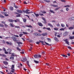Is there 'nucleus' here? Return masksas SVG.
<instances>
[{
    "instance_id": "f257e3e1",
    "label": "nucleus",
    "mask_w": 74,
    "mask_h": 74,
    "mask_svg": "<svg viewBox=\"0 0 74 74\" xmlns=\"http://www.w3.org/2000/svg\"><path fill=\"white\" fill-rule=\"evenodd\" d=\"M14 67L15 65H12V67H11V70H12L11 71V72L13 73H14V71H15V70L14 69H15Z\"/></svg>"
},
{
    "instance_id": "f03ea898",
    "label": "nucleus",
    "mask_w": 74,
    "mask_h": 74,
    "mask_svg": "<svg viewBox=\"0 0 74 74\" xmlns=\"http://www.w3.org/2000/svg\"><path fill=\"white\" fill-rule=\"evenodd\" d=\"M11 38H12V40H13L14 41H15L16 42V41H18V40H17L16 38L15 37L12 36L11 37Z\"/></svg>"
},
{
    "instance_id": "7ed1b4c3",
    "label": "nucleus",
    "mask_w": 74,
    "mask_h": 74,
    "mask_svg": "<svg viewBox=\"0 0 74 74\" xmlns=\"http://www.w3.org/2000/svg\"><path fill=\"white\" fill-rule=\"evenodd\" d=\"M35 58H41V55H36L34 56Z\"/></svg>"
},
{
    "instance_id": "20e7f679",
    "label": "nucleus",
    "mask_w": 74,
    "mask_h": 74,
    "mask_svg": "<svg viewBox=\"0 0 74 74\" xmlns=\"http://www.w3.org/2000/svg\"><path fill=\"white\" fill-rule=\"evenodd\" d=\"M64 41H65L66 44H68V45H69V41L67 40V39H66L65 40H64Z\"/></svg>"
},
{
    "instance_id": "39448f33",
    "label": "nucleus",
    "mask_w": 74,
    "mask_h": 74,
    "mask_svg": "<svg viewBox=\"0 0 74 74\" xmlns=\"http://www.w3.org/2000/svg\"><path fill=\"white\" fill-rule=\"evenodd\" d=\"M68 34H69V32H66L64 33L63 35L64 36H66Z\"/></svg>"
},
{
    "instance_id": "423d86ee",
    "label": "nucleus",
    "mask_w": 74,
    "mask_h": 74,
    "mask_svg": "<svg viewBox=\"0 0 74 74\" xmlns=\"http://www.w3.org/2000/svg\"><path fill=\"white\" fill-rule=\"evenodd\" d=\"M10 26L11 27H14V26H15V25L12 23H10Z\"/></svg>"
},
{
    "instance_id": "0eeeda50",
    "label": "nucleus",
    "mask_w": 74,
    "mask_h": 74,
    "mask_svg": "<svg viewBox=\"0 0 74 74\" xmlns=\"http://www.w3.org/2000/svg\"><path fill=\"white\" fill-rule=\"evenodd\" d=\"M16 43L18 44V46L19 47H20V44H22V42H17Z\"/></svg>"
},
{
    "instance_id": "6e6552de",
    "label": "nucleus",
    "mask_w": 74,
    "mask_h": 74,
    "mask_svg": "<svg viewBox=\"0 0 74 74\" xmlns=\"http://www.w3.org/2000/svg\"><path fill=\"white\" fill-rule=\"evenodd\" d=\"M17 11L18 12H19V13H20V14H22V11L21 10H17Z\"/></svg>"
},
{
    "instance_id": "1a4fd4ad",
    "label": "nucleus",
    "mask_w": 74,
    "mask_h": 74,
    "mask_svg": "<svg viewBox=\"0 0 74 74\" xmlns=\"http://www.w3.org/2000/svg\"><path fill=\"white\" fill-rule=\"evenodd\" d=\"M7 51L8 52H10L12 51V50H11V49H8L7 50Z\"/></svg>"
},
{
    "instance_id": "9d476101",
    "label": "nucleus",
    "mask_w": 74,
    "mask_h": 74,
    "mask_svg": "<svg viewBox=\"0 0 74 74\" xmlns=\"http://www.w3.org/2000/svg\"><path fill=\"white\" fill-rule=\"evenodd\" d=\"M38 25L40 26H42L43 25L42 24V23H38Z\"/></svg>"
},
{
    "instance_id": "9b49d317",
    "label": "nucleus",
    "mask_w": 74,
    "mask_h": 74,
    "mask_svg": "<svg viewBox=\"0 0 74 74\" xmlns=\"http://www.w3.org/2000/svg\"><path fill=\"white\" fill-rule=\"evenodd\" d=\"M69 30H73V29H74V27H71L69 28Z\"/></svg>"
},
{
    "instance_id": "f8f14e48",
    "label": "nucleus",
    "mask_w": 74,
    "mask_h": 74,
    "mask_svg": "<svg viewBox=\"0 0 74 74\" xmlns=\"http://www.w3.org/2000/svg\"><path fill=\"white\" fill-rule=\"evenodd\" d=\"M8 21H9V22H13L14 21V20L11 19H9L8 20Z\"/></svg>"
},
{
    "instance_id": "ddd939ff",
    "label": "nucleus",
    "mask_w": 74,
    "mask_h": 74,
    "mask_svg": "<svg viewBox=\"0 0 74 74\" xmlns=\"http://www.w3.org/2000/svg\"><path fill=\"white\" fill-rule=\"evenodd\" d=\"M30 10H26V14H29V11Z\"/></svg>"
},
{
    "instance_id": "4468645a",
    "label": "nucleus",
    "mask_w": 74,
    "mask_h": 74,
    "mask_svg": "<svg viewBox=\"0 0 74 74\" xmlns=\"http://www.w3.org/2000/svg\"><path fill=\"white\" fill-rule=\"evenodd\" d=\"M54 39L55 41H59V40H58V38L56 37H55Z\"/></svg>"
},
{
    "instance_id": "2eb2a0df",
    "label": "nucleus",
    "mask_w": 74,
    "mask_h": 74,
    "mask_svg": "<svg viewBox=\"0 0 74 74\" xmlns=\"http://www.w3.org/2000/svg\"><path fill=\"white\" fill-rule=\"evenodd\" d=\"M42 36H47V33H44L42 34Z\"/></svg>"
},
{
    "instance_id": "dca6fc26",
    "label": "nucleus",
    "mask_w": 74,
    "mask_h": 74,
    "mask_svg": "<svg viewBox=\"0 0 74 74\" xmlns=\"http://www.w3.org/2000/svg\"><path fill=\"white\" fill-rule=\"evenodd\" d=\"M48 26H51V27H53V26L51 24L49 23L48 24Z\"/></svg>"
},
{
    "instance_id": "f3484780",
    "label": "nucleus",
    "mask_w": 74,
    "mask_h": 74,
    "mask_svg": "<svg viewBox=\"0 0 74 74\" xmlns=\"http://www.w3.org/2000/svg\"><path fill=\"white\" fill-rule=\"evenodd\" d=\"M61 26L62 27H65V25L64 24H61Z\"/></svg>"
},
{
    "instance_id": "a211bd4d",
    "label": "nucleus",
    "mask_w": 74,
    "mask_h": 74,
    "mask_svg": "<svg viewBox=\"0 0 74 74\" xmlns=\"http://www.w3.org/2000/svg\"><path fill=\"white\" fill-rule=\"evenodd\" d=\"M10 8L11 11H13L14 10V8H13V7H10Z\"/></svg>"
},
{
    "instance_id": "6ab92c4d",
    "label": "nucleus",
    "mask_w": 74,
    "mask_h": 74,
    "mask_svg": "<svg viewBox=\"0 0 74 74\" xmlns=\"http://www.w3.org/2000/svg\"><path fill=\"white\" fill-rule=\"evenodd\" d=\"M44 1H45V2H47V3H49L50 2V1L49 0H44Z\"/></svg>"
},
{
    "instance_id": "aec40b11",
    "label": "nucleus",
    "mask_w": 74,
    "mask_h": 74,
    "mask_svg": "<svg viewBox=\"0 0 74 74\" xmlns=\"http://www.w3.org/2000/svg\"><path fill=\"white\" fill-rule=\"evenodd\" d=\"M5 16H3V15L0 14V18H5Z\"/></svg>"
},
{
    "instance_id": "412c9836",
    "label": "nucleus",
    "mask_w": 74,
    "mask_h": 74,
    "mask_svg": "<svg viewBox=\"0 0 74 74\" xmlns=\"http://www.w3.org/2000/svg\"><path fill=\"white\" fill-rule=\"evenodd\" d=\"M34 36H38V33H34L33 34Z\"/></svg>"
},
{
    "instance_id": "4be33fe9",
    "label": "nucleus",
    "mask_w": 74,
    "mask_h": 74,
    "mask_svg": "<svg viewBox=\"0 0 74 74\" xmlns=\"http://www.w3.org/2000/svg\"><path fill=\"white\" fill-rule=\"evenodd\" d=\"M3 63L4 64H8V62H5V61H4L3 62Z\"/></svg>"
},
{
    "instance_id": "5701e85b",
    "label": "nucleus",
    "mask_w": 74,
    "mask_h": 74,
    "mask_svg": "<svg viewBox=\"0 0 74 74\" xmlns=\"http://www.w3.org/2000/svg\"><path fill=\"white\" fill-rule=\"evenodd\" d=\"M50 12H51V13H53V14H55V12H54L53 10H50Z\"/></svg>"
},
{
    "instance_id": "b1692460",
    "label": "nucleus",
    "mask_w": 74,
    "mask_h": 74,
    "mask_svg": "<svg viewBox=\"0 0 74 74\" xmlns=\"http://www.w3.org/2000/svg\"><path fill=\"white\" fill-rule=\"evenodd\" d=\"M15 28H17V29H20V27L19 26H16L15 27Z\"/></svg>"
},
{
    "instance_id": "393cba45",
    "label": "nucleus",
    "mask_w": 74,
    "mask_h": 74,
    "mask_svg": "<svg viewBox=\"0 0 74 74\" xmlns=\"http://www.w3.org/2000/svg\"><path fill=\"white\" fill-rule=\"evenodd\" d=\"M41 12L43 14H46V12L44 11H41Z\"/></svg>"
},
{
    "instance_id": "a878e982",
    "label": "nucleus",
    "mask_w": 74,
    "mask_h": 74,
    "mask_svg": "<svg viewBox=\"0 0 74 74\" xmlns=\"http://www.w3.org/2000/svg\"><path fill=\"white\" fill-rule=\"evenodd\" d=\"M52 6L54 7H58V5H52Z\"/></svg>"
},
{
    "instance_id": "bb28decb",
    "label": "nucleus",
    "mask_w": 74,
    "mask_h": 74,
    "mask_svg": "<svg viewBox=\"0 0 74 74\" xmlns=\"http://www.w3.org/2000/svg\"><path fill=\"white\" fill-rule=\"evenodd\" d=\"M26 27H31L32 28L33 27L31 25H26Z\"/></svg>"
},
{
    "instance_id": "cd10ccee",
    "label": "nucleus",
    "mask_w": 74,
    "mask_h": 74,
    "mask_svg": "<svg viewBox=\"0 0 74 74\" xmlns=\"http://www.w3.org/2000/svg\"><path fill=\"white\" fill-rule=\"evenodd\" d=\"M27 64L28 65V66L30 67V65H29V61H27Z\"/></svg>"
},
{
    "instance_id": "c85d7f7f",
    "label": "nucleus",
    "mask_w": 74,
    "mask_h": 74,
    "mask_svg": "<svg viewBox=\"0 0 74 74\" xmlns=\"http://www.w3.org/2000/svg\"><path fill=\"white\" fill-rule=\"evenodd\" d=\"M34 14L36 17H37L39 16V14H36L35 13H34Z\"/></svg>"
},
{
    "instance_id": "c756f323",
    "label": "nucleus",
    "mask_w": 74,
    "mask_h": 74,
    "mask_svg": "<svg viewBox=\"0 0 74 74\" xmlns=\"http://www.w3.org/2000/svg\"><path fill=\"white\" fill-rule=\"evenodd\" d=\"M60 8V7H59L56 8L55 10V11H57V10H58V9H59V8Z\"/></svg>"
},
{
    "instance_id": "7c9ffc66",
    "label": "nucleus",
    "mask_w": 74,
    "mask_h": 74,
    "mask_svg": "<svg viewBox=\"0 0 74 74\" xmlns=\"http://www.w3.org/2000/svg\"><path fill=\"white\" fill-rule=\"evenodd\" d=\"M70 20H74V17H71L70 18Z\"/></svg>"
},
{
    "instance_id": "2f4dec72",
    "label": "nucleus",
    "mask_w": 74,
    "mask_h": 74,
    "mask_svg": "<svg viewBox=\"0 0 74 74\" xmlns=\"http://www.w3.org/2000/svg\"><path fill=\"white\" fill-rule=\"evenodd\" d=\"M23 22H25V23H26V19H23Z\"/></svg>"
},
{
    "instance_id": "473e14b6",
    "label": "nucleus",
    "mask_w": 74,
    "mask_h": 74,
    "mask_svg": "<svg viewBox=\"0 0 74 74\" xmlns=\"http://www.w3.org/2000/svg\"><path fill=\"white\" fill-rule=\"evenodd\" d=\"M23 60H25V61H26V60H27V59H26V58H23Z\"/></svg>"
},
{
    "instance_id": "72a5a7b5",
    "label": "nucleus",
    "mask_w": 74,
    "mask_h": 74,
    "mask_svg": "<svg viewBox=\"0 0 74 74\" xmlns=\"http://www.w3.org/2000/svg\"><path fill=\"white\" fill-rule=\"evenodd\" d=\"M34 62L35 63H38V61L36 60H34Z\"/></svg>"
},
{
    "instance_id": "f704fd0d",
    "label": "nucleus",
    "mask_w": 74,
    "mask_h": 74,
    "mask_svg": "<svg viewBox=\"0 0 74 74\" xmlns=\"http://www.w3.org/2000/svg\"><path fill=\"white\" fill-rule=\"evenodd\" d=\"M21 14H19L17 15L16 16V17H19V16H21Z\"/></svg>"
},
{
    "instance_id": "c9c22d12",
    "label": "nucleus",
    "mask_w": 74,
    "mask_h": 74,
    "mask_svg": "<svg viewBox=\"0 0 74 74\" xmlns=\"http://www.w3.org/2000/svg\"><path fill=\"white\" fill-rule=\"evenodd\" d=\"M14 57H11L10 58V59H12V60H13L14 59Z\"/></svg>"
},
{
    "instance_id": "e433bc0d",
    "label": "nucleus",
    "mask_w": 74,
    "mask_h": 74,
    "mask_svg": "<svg viewBox=\"0 0 74 74\" xmlns=\"http://www.w3.org/2000/svg\"><path fill=\"white\" fill-rule=\"evenodd\" d=\"M39 15H41V16L44 15V14H43L41 13L40 12L39 13Z\"/></svg>"
},
{
    "instance_id": "4c0bfd02",
    "label": "nucleus",
    "mask_w": 74,
    "mask_h": 74,
    "mask_svg": "<svg viewBox=\"0 0 74 74\" xmlns=\"http://www.w3.org/2000/svg\"><path fill=\"white\" fill-rule=\"evenodd\" d=\"M0 27H4V25L1 24H0Z\"/></svg>"
},
{
    "instance_id": "58836bf2",
    "label": "nucleus",
    "mask_w": 74,
    "mask_h": 74,
    "mask_svg": "<svg viewBox=\"0 0 74 74\" xmlns=\"http://www.w3.org/2000/svg\"><path fill=\"white\" fill-rule=\"evenodd\" d=\"M16 48H17V50H18V51H21V49H19V47H17Z\"/></svg>"
},
{
    "instance_id": "ea45409f",
    "label": "nucleus",
    "mask_w": 74,
    "mask_h": 74,
    "mask_svg": "<svg viewBox=\"0 0 74 74\" xmlns=\"http://www.w3.org/2000/svg\"><path fill=\"white\" fill-rule=\"evenodd\" d=\"M23 33L24 34H28L27 32H23Z\"/></svg>"
},
{
    "instance_id": "a19ab883",
    "label": "nucleus",
    "mask_w": 74,
    "mask_h": 74,
    "mask_svg": "<svg viewBox=\"0 0 74 74\" xmlns=\"http://www.w3.org/2000/svg\"><path fill=\"white\" fill-rule=\"evenodd\" d=\"M11 56H15V54L14 53H12L11 55Z\"/></svg>"
},
{
    "instance_id": "79ce46f5",
    "label": "nucleus",
    "mask_w": 74,
    "mask_h": 74,
    "mask_svg": "<svg viewBox=\"0 0 74 74\" xmlns=\"http://www.w3.org/2000/svg\"><path fill=\"white\" fill-rule=\"evenodd\" d=\"M69 38L71 40H72V39H73V36H70L69 37Z\"/></svg>"
},
{
    "instance_id": "37998d69",
    "label": "nucleus",
    "mask_w": 74,
    "mask_h": 74,
    "mask_svg": "<svg viewBox=\"0 0 74 74\" xmlns=\"http://www.w3.org/2000/svg\"><path fill=\"white\" fill-rule=\"evenodd\" d=\"M45 44H46V45H50L49 44H48L47 43V42H45Z\"/></svg>"
},
{
    "instance_id": "c03bdc74",
    "label": "nucleus",
    "mask_w": 74,
    "mask_h": 74,
    "mask_svg": "<svg viewBox=\"0 0 74 74\" xmlns=\"http://www.w3.org/2000/svg\"><path fill=\"white\" fill-rule=\"evenodd\" d=\"M39 42H41V43H42V44H44V42H43V41L39 40Z\"/></svg>"
},
{
    "instance_id": "a18cd8bd",
    "label": "nucleus",
    "mask_w": 74,
    "mask_h": 74,
    "mask_svg": "<svg viewBox=\"0 0 74 74\" xmlns=\"http://www.w3.org/2000/svg\"><path fill=\"white\" fill-rule=\"evenodd\" d=\"M41 36V34L38 33V36Z\"/></svg>"
},
{
    "instance_id": "49530a36",
    "label": "nucleus",
    "mask_w": 74,
    "mask_h": 74,
    "mask_svg": "<svg viewBox=\"0 0 74 74\" xmlns=\"http://www.w3.org/2000/svg\"><path fill=\"white\" fill-rule=\"evenodd\" d=\"M46 29H47V30H51V29H50V28H46Z\"/></svg>"
},
{
    "instance_id": "de8ad7c7",
    "label": "nucleus",
    "mask_w": 74,
    "mask_h": 74,
    "mask_svg": "<svg viewBox=\"0 0 74 74\" xmlns=\"http://www.w3.org/2000/svg\"><path fill=\"white\" fill-rule=\"evenodd\" d=\"M19 36L20 37H22V36H23V34H20L19 35Z\"/></svg>"
},
{
    "instance_id": "09e8293b",
    "label": "nucleus",
    "mask_w": 74,
    "mask_h": 74,
    "mask_svg": "<svg viewBox=\"0 0 74 74\" xmlns=\"http://www.w3.org/2000/svg\"><path fill=\"white\" fill-rule=\"evenodd\" d=\"M61 1H62V2H64V3L66 2V1L65 0H61Z\"/></svg>"
},
{
    "instance_id": "8fccbe9b",
    "label": "nucleus",
    "mask_w": 74,
    "mask_h": 74,
    "mask_svg": "<svg viewBox=\"0 0 74 74\" xmlns=\"http://www.w3.org/2000/svg\"><path fill=\"white\" fill-rule=\"evenodd\" d=\"M3 51H4V52H5V51H6V50H5V48H3Z\"/></svg>"
},
{
    "instance_id": "3c124183",
    "label": "nucleus",
    "mask_w": 74,
    "mask_h": 74,
    "mask_svg": "<svg viewBox=\"0 0 74 74\" xmlns=\"http://www.w3.org/2000/svg\"><path fill=\"white\" fill-rule=\"evenodd\" d=\"M27 31H28V32H30V29H27Z\"/></svg>"
},
{
    "instance_id": "603ef678",
    "label": "nucleus",
    "mask_w": 74,
    "mask_h": 74,
    "mask_svg": "<svg viewBox=\"0 0 74 74\" xmlns=\"http://www.w3.org/2000/svg\"><path fill=\"white\" fill-rule=\"evenodd\" d=\"M14 7L16 8H18V7L17 6H16L15 5H14Z\"/></svg>"
},
{
    "instance_id": "864d4df0",
    "label": "nucleus",
    "mask_w": 74,
    "mask_h": 74,
    "mask_svg": "<svg viewBox=\"0 0 74 74\" xmlns=\"http://www.w3.org/2000/svg\"><path fill=\"white\" fill-rule=\"evenodd\" d=\"M68 48L69 49H71V47L70 46H69L68 47Z\"/></svg>"
},
{
    "instance_id": "5fc2aeb1",
    "label": "nucleus",
    "mask_w": 74,
    "mask_h": 74,
    "mask_svg": "<svg viewBox=\"0 0 74 74\" xmlns=\"http://www.w3.org/2000/svg\"><path fill=\"white\" fill-rule=\"evenodd\" d=\"M14 37H19V36H18V35H14Z\"/></svg>"
},
{
    "instance_id": "6e6d98bb",
    "label": "nucleus",
    "mask_w": 74,
    "mask_h": 74,
    "mask_svg": "<svg viewBox=\"0 0 74 74\" xmlns=\"http://www.w3.org/2000/svg\"><path fill=\"white\" fill-rule=\"evenodd\" d=\"M42 19L43 20V21H45V18L42 17Z\"/></svg>"
},
{
    "instance_id": "4d7b16f0",
    "label": "nucleus",
    "mask_w": 74,
    "mask_h": 74,
    "mask_svg": "<svg viewBox=\"0 0 74 74\" xmlns=\"http://www.w3.org/2000/svg\"><path fill=\"white\" fill-rule=\"evenodd\" d=\"M66 10L67 11H69V8H66Z\"/></svg>"
},
{
    "instance_id": "13d9d810",
    "label": "nucleus",
    "mask_w": 74,
    "mask_h": 74,
    "mask_svg": "<svg viewBox=\"0 0 74 74\" xmlns=\"http://www.w3.org/2000/svg\"><path fill=\"white\" fill-rule=\"evenodd\" d=\"M17 22H19V19L17 18L16 19Z\"/></svg>"
},
{
    "instance_id": "bf43d9fd",
    "label": "nucleus",
    "mask_w": 74,
    "mask_h": 74,
    "mask_svg": "<svg viewBox=\"0 0 74 74\" xmlns=\"http://www.w3.org/2000/svg\"><path fill=\"white\" fill-rule=\"evenodd\" d=\"M2 42L3 43V44H5V41L4 40H3L2 41Z\"/></svg>"
},
{
    "instance_id": "052dcab7",
    "label": "nucleus",
    "mask_w": 74,
    "mask_h": 74,
    "mask_svg": "<svg viewBox=\"0 0 74 74\" xmlns=\"http://www.w3.org/2000/svg\"><path fill=\"white\" fill-rule=\"evenodd\" d=\"M54 29L55 30H58V28H54Z\"/></svg>"
},
{
    "instance_id": "680f3d73",
    "label": "nucleus",
    "mask_w": 74,
    "mask_h": 74,
    "mask_svg": "<svg viewBox=\"0 0 74 74\" xmlns=\"http://www.w3.org/2000/svg\"><path fill=\"white\" fill-rule=\"evenodd\" d=\"M64 29L63 28H61L60 29V30H64Z\"/></svg>"
},
{
    "instance_id": "e2e57ef3",
    "label": "nucleus",
    "mask_w": 74,
    "mask_h": 74,
    "mask_svg": "<svg viewBox=\"0 0 74 74\" xmlns=\"http://www.w3.org/2000/svg\"><path fill=\"white\" fill-rule=\"evenodd\" d=\"M4 16H8V14H4Z\"/></svg>"
},
{
    "instance_id": "0e129e2a",
    "label": "nucleus",
    "mask_w": 74,
    "mask_h": 74,
    "mask_svg": "<svg viewBox=\"0 0 74 74\" xmlns=\"http://www.w3.org/2000/svg\"><path fill=\"white\" fill-rule=\"evenodd\" d=\"M36 44H40V42H36Z\"/></svg>"
},
{
    "instance_id": "69168bd1",
    "label": "nucleus",
    "mask_w": 74,
    "mask_h": 74,
    "mask_svg": "<svg viewBox=\"0 0 74 74\" xmlns=\"http://www.w3.org/2000/svg\"><path fill=\"white\" fill-rule=\"evenodd\" d=\"M2 23H3V24H5V22H4V21H2L1 22Z\"/></svg>"
},
{
    "instance_id": "338daca9",
    "label": "nucleus",
    "mask_w": 74,
    "mask_h": 74,
    "mask_svg": "<svg viewBox=\"0 0 74 74\" xmlns=\"http://www.w3.org/2000/svg\"><path fill=\"white\" fill-rule=\"evenodd\" d=\"M57 34H58V33H57V32H56V33H55V36H57Z\"/></svg>"
},
{
    "instance_id": "774afa93",
    "label": "nucleus",
    "mask_w": 74,
    "mask_h": 74,
    "mask_svg": "<svg viewBox=\"0 0 74 74\" xmlns=\"http://www.w3.org/2000/svg\"><path fill=\"white\" fill-rule=\"evenodd\" d=\"M47 40H48L50 41V42H51V39L49 38H47Z\"/></svg>"
}]
</instances>
